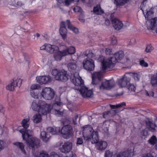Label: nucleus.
Masks as SVG:
<instances>
[{
    "mask_svg": "<svg viewBox=\"0 0 157 157\" xmlns=\"http://www.w3.org/2000/svg\"><path fill=\"white\" fill-rule=\"evenodd\" d=\"M71 3V1L70 0H65L64 1V3L66 6H69Z\"/></svg>",
    "mask_w": 157,
    "mask_h": 157,
    "instance_id": "bf43d9fd",
    "label": "nucleus"
},
{
    "mask_svg": "<svg viewBox=\"0 0 157 157\" xmlns=\"http://www.w3.org/2000/svg\"><path fill=\"white\" fill-rule=\"evenodd\" d=\"M124 56V54L122 51H120L116 53L113 57H111L112 58L115 59V62L118 60L121 59Z\"/></svg>",
    "mask_w": 157,
    "mask_h": 157,
    "instance_id": "b1692460",
    "label": "nucleus"
},
{
    "mask_svg": "<svg viewBox=\"0 0 157 157\" xmlns=\"http://www.w3.org/2000/svg\"><path fill=\"white\" fill-rule=\"evenodd\" d=\"M146 95L149 97H153L154 95V92L153 91L151 90L149 91H146Z\"/></svg>",
    "mask_w": 157,
    "mask_h": 157,
    "instance_id": "79ce46f5",
    "label": "nucleus"
},
{
    "mask_svg": "<svg viewBox=\"0 0 157 157\" xmlns=\"http://www.w3.org/2000/svg\"><path fill=\"white\" fill-rule=\"evenodd\" d=\"M52 109V107L51 105L42 101H40V106L38 113L46 115L50 113Z\"/></svg>",
    "mask_w": 157,
    "mask_h": 157,
    "instance_id": "423d86ee",
    "label": "nucleus"
},
{
    "mask_svg": "<svg viewBox=\"0 0 157 157\" xmlns=\"http://www.w3.org/2000/svg\"><path fill=\"white\" fill-rule=\"evenodd\" d=\"M143 157H153L152 155L150 153H147L145 155L143 156Z\"/></svg>",
    "mask_w": 157,
    "mask_h": 157,
    "instance_id": "338daca9",
    "label": "nucleus"
},
{
    "mask_svg": "<svg viewBox=\"0 0 157 157\" xmlns=\"http://www.w3.org/2000/svg\"><path fill=\"white\" fill-rule=\"evenodd\" d=\"M111 43L113 45H115L117 43V40L116 37L114 36L112 37Z\"/></svg>",
    "mask_w": 157,
    "mask_h": 157,
    "instance_id": "603ef678",
    "label": "nucleus"
},
{
    "mask_svg": "<svg viewBox=\"0 0 157 157\" xmlns=\"http://www.w3.org/2000/svg\"><path fill=\"white\" fill-rule=\"evenodd\" d=\"M13 144L20 148L23 153L25 154L26 151L24 149L25 145L23 143L21 142H16L13 143Z\"/></svg>",
    "mask_w": 157,
    "mask_h": 157,
    "instance_id": "c756f323",
    "label": "nucleus"
},
{
    "mask_svg": "<svg viewBox=\"0 0 157 157\" xmlns=\"http://www.w3.org/2000/svg\"><path fill=\"white\" fill-rule=\"evenodd\" d=\"M40 157H49V155L46 152L43 151L40 153Z\"/></svg>",
    "mask_w": 157,
    "mask_h": 157,
    "instance_id": "a18cd8bd",
    "label": "nucleus"
},
{
    "mask_svg": "<svg viewBox=\"0 0 157 157\" xmlns=\"http://www.w3.org/2000/svg\"><path fill=\"white\" fill-rule=\"evenodd\" d=\"M29 120V118L22 120L21 124L24 128L19 131L22 134L23 140L25 141L26 143L32 147L33 150H34L35 147L37 148L40 146V140L36 137L32 136V131L27 129L29 127L28 123Z\"/></svg>",
    "mask_w": 157,
    "mask_h": 157,
    "instance_id": "f257e3e1",
    "label": "nucleus"
},
{
    "mask_svg": "<svg viewBox=\"0 0 157 157\" xmlns=\"http://www.w3.org/2000/svg\"><path fill=\"white\" fill-rule=\"evenodd\" d=\"M133 77L136 80L138 81L139 80V75L137 73H133Z\"/></svg>",
    "mask_w": 157,
    "mask_h": 157,
    "instance_id": "6e6d98bb",
    "label": "nucleus"
},
{
    "mask_svg": "<svg viewBox=\"0 0 157 157\" xmlns=\"http://www.w3.org/2000/svg\"><path fill=\"white\" fill-rule=\"evenodd\" d=\"M54 57L55 59L57 61H60L63 56H66V53L64 52L63 50L60 51L58 50H56L54 51Z\"/></svg>",
    "mask_w": 157,
    "mask_h": 157,
    "instance_id": "6ab92c4d",
    "label": "nucleus"
},
{
    "mask_svg": "<svg viewBox=\"0 0 157 157\" xmlns=\"http://www.w3.org/2000/svg\"><path fill=\"white\" fill-rule=\"evenodd\" d=\"M40 136L41 139L45 142H47L50 137V136L48 133H46L44 131H43L41 132Z\"/></svg>",
    "mask_w": 157,
    "mask_h": 157,
    "instance_id": "412c9836",
    "label": "nucleus"
},
{
    "mask_svg": "<svg viewBox=\"0 0 157 157\" xmlns=\"http://www.w3.org/2000/svg\"><path fill=\"white\" fill-rule=\"evenodd\" d=\"M102 75L100 72H95L92 75V83L93 85H97L101 81Z\"/></svg>",
    "mask_w": 157,
    "mask_h": 157,
    "instance_id": "a211bd4d",
    "label": "nucleus"
},
{
    "mask_svg": "<svg viewBox=\"0 0 157 157\" xmlns=\"http://www.w3.org/2000/svg\"><path fill=\"white\" fill-rule=\"evenodd\" d=\"M105 52L107 55H109L112 53L111 49L109 48H106L105 50Z\"/></svg>",
    "mask_w": 157,
    "mask_h": 157,
    "instance_id": "4d7b16f0",
    "label": "nucleus"
},
{
    "mask_svg": "<svg viewBox=\"0 0 157 157\" xmlns=\"http://www.w3.org/2000/svg\"><path fill=\"white\" fill-rule=\"evenodd\" d=\"M54 113H55V114L58 116L61 115L63 114V113L62 112L56 109H55L54 110Z\"/></svg>",
    "mask_w": 157,
    "mask_h": 157,
    "instance_id": "864d4df0",
    "label": "nucleus"
},
{
    "mask_svg": "<svg viewBox=\"0 0 157 157\" xmlns=\"http://www.w3.org/2000/svg\"><path fill=\"white\" fill-rule=\"evenodd\" d=\"M116 62L115 59L112 58L111 57L108 59L104 60L102 62L103 71H105L108 69H112L115 66Z\"/></svg>",
    "mask_w": 157,
    "mask_h": 157,
    "instance_id": "0eeeda50",
    "label": "nucleus"
},
{
    "mask_svg": "<svg viewBox=\"0 0 157 157\" xmlns=\"http://www.w3.org/2000/svg\"><path fill=\"white\" fill-rule=\"evenodd\" d=\"M110 115L109 111L105 112L103 113V117L104 118H106V116L108 115Z\"/></svg>",
    "mask_w": 157,
    "mask_h": 157,
    "instance_id": "680f3d73",
    "label": "nucleus"
},
{
    "mask_svg": "<svg viewBox=\"0 0 157 157\" xmlns=\"http://www.w3.org/2000/svg\"><path fill=\"white\" fill-rule=\"evenodd\" d=\"M52 74L55 77L56 79L62 82L67 81L69 77L67 72L64 70L58 71L54 69L52 70Z\"/></svg>",
    "mask_w": 157,
    "mask_h": 157,
    "instance_id": "20e7f679",
    "label": "nucleus"
},
{
    "mask_svg": "<svg viewBox=\"0 0 157 157\" xmlns=\"http://www.w3.org/2000/svg\"><path fill=\"white\" fill-rule=\"evenodd\" d=\"M67 67L70 70H75L76 68V65L75 61L71 62L67 64Z\"/></svg>",
    "mask_w": 157,
    "mask_h": 157,
    "instance_id": "7c9ffc66",
    "label": "nucleus"
},
{
    "mask_svg": "<svg viewBox=\"0 0 157 157\" xmlns=\"http://www.w3.org/2000/svg\"><path fill=\"white\" fill-rule=\"evenodd\" d=\"M22 81V79L20 78L13 79L12 81L6 86V89L10 91H13L15 87L21 86Z\"/></svg>",
    "mask_w": 157,
    "mask_h": 157,
    "instance_id": "9b49d317",
    "label": "nucleus"
},
{
    "mask_svg": "<svg viewBox=\"0 0 157 157\" xmlns=\"http://www.w3.org/2000/svg\"><path fill=\"white\" fill-rule=\"evenodd\" d=\"M127 88L129 90H131L135 91V87L134 85L132 84H131L129 83H128Z\"/></svg>",
    "mask_w": 157,
    "mask_h": 157,
    "instance_id": "ea45409f",
    "label": "nucleus"
},
{
    "mask_svg": "<svg viewBox=\"0 0 157 157\" xmlns=\"http://www.w3.org/2000/svg\"><path fill=\"white\" fill-rule=\"evenodd\" d=\"M74 10L75 12H80L82 13V10H81V8L78 6H76L73 9Z\"/></svg>",
    "mask_w": 157,
    "mask_h": 157,
    "instance_id": "37998d69",
    "label": "nucleus"
},
{
    "mask_svg": "<svg viewBox=\"0 0 157 157\" xmlns=\"http://www.w3.org/2000/svg\"><path fill=\"white\" fill-rule=\"evenodd\" d=\"M78 118V115H77L75 117V118L73 119V123L74 124H76V120Z\"/></svg>",
    "mask_w": 157,
    "mask_h": 157,
    "instance_id": "052dcab7",
    "label": "nucleus"
},
{
    "mask_svg": "<svg viewBox=\"0 0 157 157\" xmlns=\"http://www.w3.org/2000/svg\"><path fill=\"white\" fill-rule=\"evenodd\" d=\"M140 64L142 67H147L148 66V64L143 60L140 61Z\"/></svg>",
    "mask_w": 157,
    "mask_h": 157,
    "instance_id": "c03bdc74",
    "label": "nucleus"
},
{
    "mask_svg": "<svg viewBox=\"0 0 157 157\" xmlns=\"http://www.w3.org/2000/svg\"><path fill=\"white\" fill-rule=\"evenodd\" d=\"M41 101L40 100L39 101V104H38L35 101H34L32 102L31 107L33 110L39 112L40 106V101Z\"/></svg>",
    "mask_w": 157,
    "mask_h": 157,
    "instance_id": "bb28decb",
    "label": "nucleus"
},
{
    "mask_svg": "<svg viewBox=\"0 0 157 157\" xmlns=\"http://www.w3.org/2000/svg\"><path fill=\"white\" fill-rule=\"evenodd\" d=\"M149 28L151 30H154L155 28L157 25V17L151 19L150 21Z\"/></svg>",
    "mask_w": 157,
    "mask_h": 157,
    "instance_id": "393cba45",
    "label": "nucleus"
},
{
    "mask_svg": "<svg viewBox=\"0 0 157 157\" xmlns=\"http://www.w3.org/2000/svg\"><path fill=\"white\" fill-rule=\"evenodd\" d=\"M130 80L129 77L124 75L121 79L119 80L118 84L120 87L123 88L126 87L128 85Z\"/></svg>",
    "mask_w": 157,
    "mask_h": 157,
    "instance_id": "f3484780",
    "label": "nucleus"
},
{
    "mask_svg": "<svg viewBox=\"0 0 157 157\" xmlns=\"http://www.w3.org/2000/svg\"><path fill=\"white\" fill-rule=\"evenodd\" d=\"M114 3L117 6H123L125 4L127 0H114Z\"/></svg>",
    "mask_w": 157,
    "mask_h": 157,
    "instance_id": "473e14b6",
    "label": "nucleus"
},
{
    "mask_svg": "<svg viewBox=\"0 0 157 157\" xmlns=\"http://www.w3.org/2000/svg\"><path fill=\"white\" fill-rule=\"evenodd\" d=\"M112 15H111V17H112ZM111 20L113 27L116 30H119L122 28L123 26V24L122 22L118 18L116 17L113 18L111 17Z\"/></svg>",
    "mask_w": 157,
    "mask_h": 157,
    "instance_id": "4468645a",
    "label": "nucleus"
},
{
    "mask_svg": "<svg viewBox=\"0 0 157 157\" xmlns=\"http://www.w3.org/2000/svg\"><path fill=\"white\" fill-rule=\"evenodd\" d=\"M55 95L53 90L50 87L43 88L41 95L46 100H51L54 97Z\"/></svg>",
    "mask_w": 157,
    "mask_h": 157,
    "instance_id": "39448f33",
    "label": "nucleus"
},
{
    "mask_svg": "<svg viewBox=\"0 0 157 157\" xmlns=\"http://www.w3.org/2000/svg\"><path fill=\"white\" fill-rule=\"evenodd\" d=\"M82 96L84 97L92 98L93 96V91L92 90H88L85 86L82 87L79 91Z\"/></svg>",
    "mask_w": 157,
    "mask_h": 157,
    "instance_id": "f8f14e48",
    "label": "nucleus"
},
{
    "mask_svg": "<svg viewBox=\"0 0 157 157\" xmlns=\"http://www.w3.org/2000/svg\"><path fill=\"white\" fill-rule=\"evenodd\" d=\"M54 130H55V131H54V132H55V133H53L54 135L58 134L61 131L60 128L59 127L54 128Z\"/></svg>",
    "mask_w": 157,
    "mask_h": 157,
    "instance_id": "de8ad7c7",
    "label": "nucleus"
},
{
    "mask_svg": "<svg viewBox=\"0 0 157 157\" xmlns=\"http://www.w3.org/2000/svg\"><path fill=\"white\" fill-rule=\"evenodd\" d=\"M87 57V58L89 59V58L91 59L92 58L93 55V54L92 52H90V51H86V53L84 54Z\"/></svg>",
    "mask_w": 157,
    "mask_h": 157,
    "instance_id": "e433bc0d",
    "label": "nucleus"
},
{
    "mask_svg": "<svg viewBox=\"0 0 157 157\" xmlns=\"http://www.w3.org/2000/svg\"><path fill=\"white\" fill-rule=\"evenodd\" d=\"M40 88V86L38 85L33 84L32 85L31 87V90H35L38 89Z\"/></svg>",
    "mask_w": 157,
    "mask_h": 157,
    "instance_id": "49530a36",
    "label": "nucleus"
},
{
    "mask_svg": "<svg viewBox=\"0 0 157 157\" xmlns=\"http://www.w3.org/2000/svg\"><path fill=\"white\" fill-rule=\"evenodd\" d=\"M66 25L68 26V28L70 30H72L75 33H77L78 32V29L76 27L73 26L71 24L69 20H67L66 22H61L60 24L59 33L64 40H65L67 37V29L65 26Z\"/></svg>",
    "mask_w": 157,
    "mask_h": 157,
    "instance_id": "7ed1b4c3",
    "label": "nucleus"
},
{
    "mask_svg": "<svg viewBox=\"0 0 157 157\" xmlns=\"http://www.w3.org/2000/svg\"><path fill=\"white\" fill-rule=\"evenodd\" d=\"M113 152L109 150L106 151L105 154V157H112Z\"/></svg>",
    "mask_w": 157,
    "mask_h": 157,
    "instance_id": "a19ab883",
    "label": "nucleus"
},
{
    "mask_svg": "<svg viewBox=\"0 0 157 157\" xmlns=\"http://www.w3.org/2000/svg\"><path fill=\"white\" fill-rule=\"evenodd\" d=\"M78 20L82 22H85V19L83 17H79Z\"/></svg>",
    "mask_w": 157,
    "mask_h": 157,
    "instance_id": "69168bd1",
    "label": "nucleus"
},
{
    "mask_svg": "<svg viewBox=\"0 0 157 157\" xmlns=\"http://www.w3.org/2000/svg\"><path fill=\"white\" fill-rule=\"evenodd\" d=\"M72 82L75 86V89L79 90L81 88L84 86V82L81 77L79 76L78 77H76L74 75L71 77V78Z\"/></svg>",
    "mask_w": 157,
    "mask_h": 157,
    "instance_id": "9d476101",
    "label": "nucleus"
},
{
    "mask_svg": "<svg viewBox=\"0 0 157 157\" xmlns=\"http://www.w3.org/2000/svg\"><path fill=\"white\" fill-rule=\"evenodd\" d=\"M107 146V143L104 141H101L97 143V147L99 150H105Z\"/></svg>",
    "mask_w": 157,
    "mask_h": 157,
    "instance_id": "5701e85b",
    "label": "nucleus"
},
{
    "mask_svg": "<svg viewBox=\"0 0 157 157\" xmlns=\"http://www.w3.org/2000/svg\"><path fill=\"white\" fill-rule=\"evenodd\" d=\"M146 127L148 129L152 132H155L156 124L152 121L148 120L145 121Z\"/></svg>",
    "mask_w": 157,
    "mask_h": 157,
    "instance_id": "aec40b11",
    "label": "nucleus"
},
{
    "mask_svg": "<svg viewBox=\"0 0 157 157\" xmlns=\"http://www.w3.org/2000/svg\"><path fill=\"white\" fill-rule=\"evenodd\" d=\"M23 56L24 57V58L25 59V60L24 61V63L25 64H26L28 66L29 64V62L28 60V55L26 53H23Z\"/></svg>",
    "mask_w": 157,
    "mask_h": 157,
    "instance_id": "c9c22d12",
    "label": "nucleus"
},
{
    "mask_svg": "<svg viewBox=\"0 0 157 157\" xmlns=\"http://www.w3.org/2000/svg\"><path fill=\"white\" fill-rule=\"evenodd\" d=\"M148 141L151 144L154 145L156 143H157V139L156 136L154 135H153L151 137L150 139Z\"/></svg>",
    "mask_w": 157,
    "mask_h": 157,
    "instance_id": "f704fd0d",
    "label": "nucleus"
},
{
    "mask_svg": "<svg viewBox=\"0 0 157 157\" xmlns=\"http://www.w3.org/2000/svg\"><path fill=\"white\" fill-rule=\"evenodd\" d=\"M50 157H59V156L55 152H52L50 154Z\"/></svg>",
    "mask_w": 157,
    "mask_h": 157,
    "instance_id": "5fc2aeb1",
    "label": "nucleus"
},
{
    "mask_svg": "<svg viewBox=\"0 0 157 157\" xmlns=\"http://www.w3.org/2000/svg\"><path fill=\"white\" fill-rule=\"evenodd\" d=\"M5 144L4 141L2 140H0V151L3 149L5 147Z\"/></svg>",
    "mask_w": 157,
    "mask_h": 157,
    "instance_id": "3c124183",
    "label": "nucleus"
},
{
    "mask_svg": "<svg viewBox=\"0 0 157 157\" xmlns=\"http://www.w3.org/2000/svg\"><path fill=\"white\" fill-rule=\"evenodd\" d=\"M72 144L70 142H67L63 144L62 147L60 148V151L63 153H68L71 150Z\"/></svg>",
    "mask_w": 157,
    "mask_h": 157,
    "instance_id": "2eb2a0df",
    "label": "nucleus"
},
{
    "mask_svg": "<svg viewBox=\"0 0 157 157\" xmlns=\"http://www.w3.org/2000/svg\"><path fill=\"white\" fill-rule=\"evenodd\" d=\"M82 65L83 68L87 71H91L94 70L95 65L93 60L91 59H85L83 60Z\"/></svg>",
    "mask_w": 157,
    "mask_h": 157,
    "instance_id": "1a4fd4ad",
    "label": "nucleus"
},
{
    "mask_svg": "<svg viewBox=\"0 0 157 157\" xmlns=\"http://www.w3.org/2000/svg\"><path fill=\"white\" fill-rule=\"evenodd\" d=\"M123 106H126V103L124 102H123L119 104L116 105H110V106L112 109H117L118 108L122 107Z\"/></svg>",
    "mask_w": 157,
    "mask_h": 157,
    "instance_id": "72a5a7b5",
    "label": "nucleus"
},
{
    "mask_svg": "<svg viewBox=\"0 0 157 157\" xmlns=\"http://www.w3.org/2000/svg\"><path fill=\"white\" fill-rule=\"evenodd\" d=\"M3 132V128L0 127V136L2 134Z\"/></svg>",
    "mask_w": 157,
    "mask_h": 157,
    "instance_id": "774afa93",
    "label": "nucleus"
},
{
    "mask_svg": "<svg viewBox=\"0 0 157 157\" xmlns=\"http://www.w3.org/2000/svg\"><path fill=\"white\" fill-rule=\"evenodd\" d=\"M64 52L66 53V56L68 55L74 54L75 52V48L73 46L67 47V48L63 50Z\"/></svg>",
    "mask_w": 157,
    "mask_h": 157,
    "instance_id": "a878e982",
    "label": "nucleus"
},
{
    "mask_svg": "<svg viewBox=\"0 0 157 157\" xmlns=\"http://www.w3.org/2000/svg\"><path fill=\"white\" fill-rule=\"evenodd\" d=\"M153 48L152 47L151 45L148 44L147 45L145 51L147 52H149L153 50Z\"/></svg>",
    "mask_w": 157,
    "mask_h": 157,
    "instance_id": "58836bf2",
    "label": "nucleus"
},
{
    "mask_svg": "<svg viewBox=\"0 0 157 157\" xmlns=\"http://www.w3.org/2000/svg\"><path fill=\"white\" fill-rule=\"evenodd\" d=\"M32 119L34 122L36 123H38L40 122L42 120L40 114L38 113L34 115Z\"/></svg>",
    "mask_w": 157,
    "mask_h": 157,
    "instance_id": "cd10ccee",
    "label": "nucleus"
},
{
    "mask_svg": "<svg viewBox=\"0 0 157 157\" xmlns=\"http://www.w3.org/2000/svg\"><path fill=\"white\" fill-rule=\"evenodd\" d=\"M129 152L128 151H124L118 153L117 157H128Z\"/></svg>",
    "mask_w": 157,
    "mask_h": 157,
    "instance_id": "2f4dec72",
    "label": "nucleus"
},
{
    "mask_svg": "<svg viewBox=\"0 0 157 157\" xmlns=\"http://www.w3.org/2000/svg\"><path fill=\"white\" fill-rule=\"evenodd\" d=\"M92 130L90 125L88 124L83 127L82 133L84 140L87 142L90 141L93 144L97 143L99 139L98 132L93 130L91 133Z\"/></svg>",
    "mask_w": 157,
    "mask_h": 157,
    "instance_id": "f03ea898",
    "label": "nucleus"
},
{
    "mask_svg": "<svg viewBox=\"0 0 157 157\" xmlns=\"http://www.w3.org/2000/svg\"><path fill=\"white\" fill-rule=\"evenodd\" d=\"M54 128L49 127L47 128V131L48 132L51 133L52 134H53V133H55V132H54Z\"/></svg>",
    "mask_w": 157,
    "mask_h": 157,
    "instance_id": "8fccbe9b",
    "label": "nucleus"
},
{
    "mask_svg": "<svg viewBox=\"0 0 157 157\" xmlns=\"http://www.w3.org/2000/svg\"><path fill=\"white\" fill-rule=\"evenodd\" d=\"M117 109L112 110L111 109L109 110V113L110 116H114L115 115L117 112Z\"/></svg>",
    "mask_w": 157,
    "mask_h": 157,
    "instance_id": "09e8293b",
    "label": "nucleus"
},
{
    "mask_svg": "<svg viewBox=\"0 0 157 157\" xmlns=\"http://www.w3.org/2000/svg\"><path fill=\"white\" fill-rule=\"evenodd\" d=\"M47 44H45L44 45L41 47L40 48V49L41 50H46V49L47 48Z\"/></svg>",
    "mask_w": 157,
    "mask_h": 157,
    "instance_id": "e2e57ef3",
    "label": "nucleus"
},
{
    "mask_svg": "<svg viewBox=\"0 0 157 157\" xmlns=\"http://www.w3.org/2000/svg\"><path fill=\"white\" fill-rule=\"evenodd\" d=\"M30 94L31 96L34 98L38 99V94L35 93L34 90H31Z\"/></svg>",
    "mask_w": 157,
    "mask_h": 157,
    "instance_id": "4c0bfd02",
    "label": "nucleus"
},
{
    "mask_svg": "<svg viewBox=\"0 0 157 157\" xmlns=\"http://www.w3.org/2000/svg\"><path fill=\"white\" fill-rule=\"evenodd\" d=\"M24 4L21 1H18L17 2V5L19 6H22Z\"/></svg>",
    "mask_w": 157,
    "mask_h": 157,
    "instance_id": "0e129e2a",
    "label": "nucleus"
},
{
    "mask_svg": "<svg viewBox=\"0 0 157 157\" xmlns=\"http://www.w3.org/2000/svg\"><path fill=\"white\" fill-rule=\"evenodd\" d=\"M83 143V140L82 138H79L78 139L77 144L79 145L82 144Z\"/></svg>",
    "mask_w": 157,
    "mask_h": 157,
    "instance_id": "13d9d810",
    "label": "nucleus"
},
{
    "mask_svg": "<svg viewBox=\"0 0 157 157\" xmlns=\"http://www.w3.org/2000/svg\"><path fill=\"white\" fill-rule=\"evenodd\" d=\"M46 50L51 53H52L56 50H58V48L54 45H51L49 44H47Z\"/></svg>",
    "mask_w": 157,
    "mask_h": 157,
    "instance_id": "4be33fe9",
    "label": "nucleus"
},
{
    "mask_svg": "<svg viewBox=\"0 0 157 157\" xmlns=\"http://www.w3.org/2000/svg\"><path fill=\"white\" fill-rule=\"evenodd\" d=\"M73 132L72 127L69 125L64 126L61 130V133L63 137L68 139L71 136Z\"/></svg>",
    "mask_w": 157,
    "mask_h": 157,
    "instance_id": "6e6552de",
    "label": "nucleus"
},
{
    "mask_svg": "<svg viewBox=\"0 0 157 157\" xmlns=\"http://www.w3.org/2000/svg\"><path fill=\"white\" fill-rule=\"evenodd\" d=\"M37 82L40 84H46L52 81V78L49 75L40 76L36 78Z\"/></svg>",
    "mask_w": 157,
    "mask_h": 157,
    "instance_id": "dca6fc26",
    "label": "nucleus"
},
{
    "mask_svg": "<svg viewBox=\"0 0 157 157\" xmlns=\"http://www.w3.org/2000/svg\"><path fill=\"white\" fill-rule=\"evenodd\" d=\"M115 86V82L113 80H106L102 83L101 85L100 86V90L106 89L109 90L113 87Z\"/></svg>",
    "mask_w": 157,
    "mask_h": 157,
    "instance_id": "ddd939ff",
    "label": "nucleus"
},
{
    "mask_svg": "<svg viewBox=\"0 0 157 157\" xmlns=\"http://www.w3.org/2000/svg\"><path fill=\"white\" fill-rule=\"evenodd\" d=\"M93 12L95 14L98 15H101L104 13L99 5H97L94 7Z\"/></svg>",
    "mask_w": 157,
    "mask_h": 157,
    "instance_id": "c85d7f7f",
    "label": "nucleus"
}]
</instances>
